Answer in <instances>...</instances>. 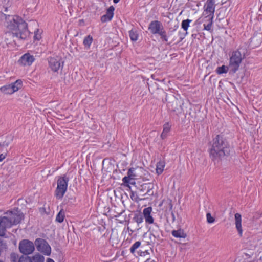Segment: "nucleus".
<instances>
[{"label":"nucleus","mask_w":262,"mask_h":262,"mask_svg":"<svg viewBox=\"0 0 262 262\" xmlns=\"http://www.w3.org/2000/svg\"><path fill=\"white\" fill-rule=\"evenodd\" d=\"M1 19H5V26L8 31L21 33L23 36L24 34H30L28 29L27 24L18 15H6L1 13Z\"/></svg>","instance_id":"nucleus-1"},{"label":"nucleus","mask_w":262,"mask_h":262,"mask_svg":"<svg viewBox=\"0 0 262 262\" xmlns=\"http://www.w3.org/2000/svg\"><path fill=\"white\" fill-rule=\"evenodd\" d=\"M23 218V213L17 210L8 211L5 213V216H0V236H4L7 228L18 224Z\"/></svg>","instance_id":"nucleus-2"},{"label":"nucleus","mask_w":262,"mask_h":262,"mask_svg":"<svg viewBox=\"0 0 262 262\" xmlns=\"http://www.w3.org/2000/svg\"><path fill=\"white\" fill-rule=\"evenodd\" d=\"M229 152V146L228 142L222 137L217 135L212 141L210 155L213 159L221 158Z\"/></svg>","instance_id":"nucleus-3"},{"label":"nucleus","mask_w":262,"mask_h":262,"mask_svg":"<svg viewBox=\"0 0 262 262\" xmlns=\"http://www.w3.org/2000/svg\"><path fill=\"white\" fill-rule=\"evenodd\" d=\"M215 0H207L206 4L204 6V12L203 17H200L197 20L199 24H202L205 21H207V24H203L204 29L207 31L211 30L213 24V19L215 8Z\"/></svg>","instance_id":"nucleus-4"},{"label":"nucleus","mask_w":262,"mask_h":262,"mask_svg":"<svg viewBox=\"0 0 262 262\" xmlns=\"http://www.w3.org/2000/svg\"><path fill=\"white\" fill-rule=\"evenodd\" d=\"M69 179L66 176L59 177L57 182L55 195L58 199H61L65 194L68 187Z\"/></svg>","instance_id":"nucleus-5"},{"label":"nucleus","mask_w":262,"mask_h":262,"mask_svg":"<svg viewBox=\"0 0 262 262\" xmlns=\"http://www.w3.org/2000/svg\"><path fill=\"white\" fill-rule=\"evenodd\" d=\"M29 36V35L26 34H24V35L23 36L21 33L7 31L4 35V41L7 45L12 44L15 42V38L26 39Z\"/></svg>","instance_id":"nucleus-6"},{"label":"nucleus","mask_w":262,"mask_h":262,"mask_svg":"<svg viewBox=\"0 0 262 262\" xmlns=\"http://www.w3.org/2000/svg\"><path fill=\"white\" fill-rule=\"evenodd\" d=\"M22 86L23 82L21 80L18 79L11 84L2 86L0 90L5 94H12L20 89Z\"/></svg>","instance_id":"nucleus-7"},{"label":"nucleus","mask_w":262,"mask_h":262,"mask_svg":"<svg viewBox=\"0 0 262 262\" xmlns=\"http://www.w3.org/2000/svg\"><path fill=\"white\" fill-rule=\"evenodd\" d=\"M38 251L44 255L49 256L51 254V248L48 243L43 239L38 238L35 242Z\"/></svg>","instance_id":"nucleus-8"},{"label":"nucleus","mask_w":262,"mask_h":262,"mask_svg":"<svg viewBox=\"0 0 262 262\" xmlns=\"http://www.w3.org/2000/svg\"><path fill=\"white\" fill-rule=\"evenodd\" d=\"M19 249L21 253L28 255L32 253L34 249V244L27 239L21 241L19 245Z\"/></svg>","instance_id":"nucleus-9"},{"label":"nucleus","mask_w":262,"mask_h":262,"mask_svg":"<svg viewBox=\"0 0 262 262\" xmlns=\"http://www.w3.org/2000/svg\"><path fill=\"white\" fill-rule=\"evenodd\" d=\"M137 176L135 173V168H130L127 172V176L124 177L122 179V181L124 183L135 184V182L134 181Z\"/></svg>","instance_id":"nucleus-10"},{"label":"nucleus","mask_w":262,"mask_h":262,"mask_svg":"<svg viewBox=\"0 0 262 262\" xmlns=\"http://www.w3.org/2000/svg\"><path fill=\"white\" fill-rule=\"evenodd\" d=\"M242 60V54L239 51L232 52L230 58L229 66H239Z\"/></svg>","instance_id":"nucleus-11"},{"label":"nucleus","mask_w":262,"mask_h":262,"mask_svg":"<svg viewBox=\"0 0 262 262\" xmlns=\"http://www.w3.org/2000/svg\"><path fill=\"white\" fill-rule=\"evenodd\" d=\"M35 60L34 57L30 53L24 54L19 59L18 62L23 66H31Z\"/></svg>","instance_id":"nucleus-12"},{"label":"nucleus","mask_w":262,"mask_h":262,"mask_svg":"<svg viewBox=\"0 0 262 262\" xmlns=\"http://www.w3.org/2000/svg\"><path fill=\"white\" fill-rule=\"evenodd\" d=\"M162 27H163V26L160 21L158 20H153L150 23L148 29L151 34H157Z\"/></svg>","instance_id":"nucleus-13"},{"label":"nucleus","mask_w":262,"mask_h":262,"mask_svg":"<svg viewBox=\"0 0 262 262\" xmlns=\"http://www.w3.org/2000/svg\"><path fill=\"white\" fill-rule=\"evenodd\" d=\"M115 8L113 6H111L107 9L106 14L101 17L102 23L110 21L113 18Z\"/></svg>","instance_id":"nucleus-14"},{"label":"nucleus","mask_w":262,"mask_h":262,"mask_svg":"<svg viewBox=\"0 0 262 262\" xmlns=\"http://www.w3.org/2000/svg\"><path fill=\"white\" fill-rule=\"evenodd\" d=\"M152 209L151 207L145 208L143 210V214L145 222L148 224H151L154 222V219L151 215Z\"/></svg>","instance_id":"nucleus-15"},{"label":"nucleus","mask_w":262,"mask_h":262,"mask_svg":"<svg viewBox=\"0 0 262 262\" xmlns=\"http://www.w3.org/2000/svg\"><path fill=\"white\" fill-rule=\"evenodd\" d=\"M235 227L238 234L240 236H242L243 235V230L242 226V216L241 215L238 213L235 214Z\"/></svg>","instance_id":"nucleus-16"},{"label":"nucleus","mask_w":262,"mask_h":262,"mask_svg":"<svg viewBox=\"0 0 262 262\" xmlns=\"http://www.w3.org/2000/svg\"><path fill=\"white\" fill-rule=\"evenodd\" d=\"M165 163L164 161H160L157 163L156 165V173L158 175L161 174L165 168Z\"/></svg>","instance_id":"nucleus-17"},{"label":"nucleus","mask_w":262,"mask_h":262,"mask_svg":"<svg viewBox=\"0 0 262 262\" xmlns=\"http://www.w3.org/2000/svg\"><path fill=\"white\" fill-rule=\"evenodd\" d=\"M171 233L176 238H185L186 237V234L182 229L173 230Z\"/></svg>","instance_id":"nucleus-18"},{"label":"nucleus","mask_w":262,"mask_h":262,"mask_svg":"<svg viewBox=\"0 0 262 262\" xmlns=\"http://www.w3.org/2000/svg\"><path fill=\"white\" fill-rule=\"evenodd\" d=\"M93 37L89 35L85 36L83 41V44L85 48L89 49L93 42Z\"/></svg>","instance_id":"nucleus-19"},{"label":"nucleus","mask_w":262,"mask_h":262,"mask_svg":"<svg viewBox=\"0 0 262 262\" xmlns=\"http://www.w3.org/2000/svg\"><path fill=\"white\" fill-rule=\"evenodd\" d=\"M171 128V125L169 123H166L163 125V130L161 135L162 139L166 138L168 133L170 131Z\"/></svg>","instance_id":"nucleus-20"},{"label":"nucleus","mask_w":262,"mask_h":262,"mask_svg":"<svg viewBox=\"0 0 262 262\" xmlns=\"http://www.w3.org/2000/svg\"><path fill=\"white\" fill-rule=\"evenodd\" d=\"M30 258L31 262H44L45 261L44 257L39 254H35Z\"/></svg>","instance_id":"nucleus-21"},{"label":"nucleus","mask_w":262,"mask_h":262,"mask_svg":"<svg viewBox=\"0 0 262 262\" xmlns=\"http://www.w3.org/2000/svg\"><path fill=\"white\" fill-rule=\"evenodd\" d=\"M251 42L253 47L258 46L261 43V38L258 37L257 35L254 36L251 39Z\"/></svg>","instance_id":"nucleus-22"},{"label":"nucleus","mask_w":262,"mask_h":262,"mask_svg":"<svg viewBox=\"0 0 262 262\" xmlns=\"http://www.w3.org/2000/svg\"><path fill=\"white\" fill-rule=\"evenodd\" d=\"M157 34H159L160 35V38L162 41H164L165 42L168 41V36H167L166 32L164 30L163 27H162V28L160 30V31H159V33H157Z\"/></svg>","instance_id":"nucleus-23"},{"label":"nucleus","mask_w":262,"mask_h":262,"mask_svg":"<svg viewBox=\"0 0 262 262\" xmlns=\"http://www.w3.org/2000/svg\"><path fill=\"white\" fill-rule=\"evenodd\" d=\"M49 66H60L58 57H51L48 59Z\"/></svg>","instance_id":"nucleus-24"},{"label":"nucleus","mask_w":262,"mask_h":262,"mask_svg":"<svg viewBox=\"0 0 262 262\" xmlns=\"http://www.w3.org/2000/svg\"><path fill=\"white\" fill-rule=\"evenodd\" d=\"M129 35L130 39L132 41H136L138 39V34L137 32L134 30H131L129 31Z\"/></svg>","instance_id":"nucleus-25"},{"label":"nucleus","mask_w":262,"mask_h":262,"mask_svg":"<svg viewBox=\"0 0 262 262\" xmlns=\"http://www.w3.org/2000/svg\"><path fill=\"white\" fill-rule=\"evenodd\" d=\"M191 20L187 19L183 20L182 21L181 26L182 28L185 31H187L188 29L190 26V23L191 22Z\"/></svg>","instance_id":"nucleus-26"},{"label":"nucleus","mask_w":262,"mask_h":262,"mask_svg":"<svg viewBox=\"0 0 262 262\" xmlns=\"http://www.w3.org/2000/svg\"><path fill=\"white\" fill-rule=\"evenodd\" d=\"M64 219V212L63 210H61L56 217V221L59 223H62Z\"/></svg>","instance_id":"nucleus-27"},{"label":"nucleus","mask_w":262,"mask_h":262,"mask_svg":"<svg viewBox=\"0 0 262 262\" xmlns=\"http://www.w3.org/2000/svg\"><path fill=\"white\" fill-rule=\"evenodd\" d=\"M228 71V67H218L216 71L218 74L226 73Z\"/></svg>","instance_id":"nucleus-28"},{"label":"nucleus","mask_w":262,"mask_h":262,"mask_svg":"<svg viewBox=\"0 0 262 262\" xmlns=\"http://www.w3.org/2000/svg\"><path fill=\"white\" fill-rule=\"evenodd\" d=\"M41 34L42 32L40 30L36 29L34 32V40H39L41 38Z\"/></svg>","instance_id":"nucleus-29"},{"label":"nucleus","mask_w":262,"mask_h":262,"mask_svg":"<svg viewBox=\"0 0 262 262\" xmlns=\"http://www.w3.org/2000/svg\"><path fill=\"white\" fill-rule=\"evenodd\" d=\"M141 242L139 241L136 242L130 247V251L134 253L135 251L140 246Z\"/></svg>","instance_id":"nucleus-30"},{"label":"nucleus","mask_w":262,"mask_h":262,"mask_svg":"<svg viewBox=\"0 0 262 262\" xmlns=\"http://www.w3.org/2000/svg\"><path fill=\"white\" fill-rule=\"evenodd\" d=\"M135 220L136 222L139 225L141 224L143 222V217L141 215H136L135 217Z\"/></svg>","instance_id":"nucleus-31"},{"label":"nucleus","mask_w":262,"mask_h":262,"mask_svg":"<svg viewBox=\"0 0 262 262\" xmlns=\"http://www.w3.org/2000/svg\"><path fill=\"white\" fill-rule=\"evenodd\" d=\"M207 221L208 223H213L215 221L214 218L211 216L210 213H207L206 214Z\"/></svg>","instance_id":"nucleus-32"},{"label":"nucleus","mask_w":262,"mask_h":262,"mask_svg":"<svg viewBox=\"0 0 262 262\" xmlns=\"http://www.w3.org/2000/svg\"><path fill=\"white\" fill-rule=\"evenodd\" d=\"M18 262H31L30 258L28 257H23L21 256L19 259Z\"/></svg>","instance_id":"nucleus-33"},{"label":"nucleus","mask_w":262,"mask_h":262,"mask_svg":"<svg viewBox=\"0 0 262 262\" xmlns=\"http://www.w3.org/2000/svg\"><path fill=\"white\" fill-rule=\"evenodd\" d=\"M6 154H2L0 155V162H2L4 159H5Z\"/></svg>","instance_id":"nucleus-34"},{"label":"nucleus","mask_w":262,"mask_h":262,"mask_svg":"<svg viewBox=\"0 0 262 262\" xmlns=\"http://www.w3.org/2000/svg\"><path fill=\"white\" fill-rule=\"evenodd\" d=\"M135 196H137V195H136L135 193L132 192V194L130 195V197H131V198L132 199V200H136V199H135Z\"/></svg>","instance_id":"nucleus-35"},{"label":"nucleus","mask_w":262,"mask_h":262,"mask_svg":"<svg viewBox=\"0 0 262 262\" xmlns=\"http://www.w3.org/2000/svg\"><path fill=\"white\" fill-rule=\"evenodd\" d=\"M59 67H54V68L52 70L54 71H57L58 70Z\"/></svg>","instance_id":"nucleus-36"},{"label":"nucleus","mask_w":262,"mask_h":262,"mask_svg":"<svg viewBox=\"0 0 262 262\" xmlns=\"http://www.w3.org/2000/svg\"><path fill=\"white\" fill-rule=\"evenodd\" d=\"M46 262H54V261L51 258H48Z\"/></svg>","instance_id":"nucleus-37"},{"label":"nucleus","mask_w":262,"mask_h":262,"mask_svg":"<svg viewBox=\"0 0 262 262\" xmlns=\"http://www.w3.org/2000/svg\"><path fill=\"white\" fill-rule=\"evenodd\" d=\"M151 236H153V237H154V238H156V236H155L153 234L150 233V239H151Z\"/></svg>","instance_id":"nucleus-38"},{"label":"nucleus","mask_w":262,"mask_h":262,"mask_svg":"<svg viewBox=\"0 0 262 262\" xmlns=\"http://www.w3.org/2000/svg\"><path fill=\"white\" fill-rule=\"evenodd\" d=\"M120 1V0H113V2L115 4L118 3Z\"/></svg>","instance_id":"nucleus-39"},{"label":"nucleus","mask_w":262,"mask_h":262,"mask_svg":"<svg viewBox=\"0 0 262 262\" xmlns=\"http://www.w3.org/2000/svg\"><path fill=\"white\" fill-rule=\"evenodd\" d=\"M203 23L205 24H208V21H204Z\"/></svg>","instance_id":"nucleus-40"},{"label":"nucleus","mask_w":262,"mask_h":262,"mask_svg":"<svg viewBox=\"0 0 262 262\" xmlns=\"http://www.w3.org/2000/svg\"><path fill=\"white\" fill-rule=\"evenodd\" d=\"M145 262H155V261H154V260H152V261H145Z\"/></svg>","instance_id":"nucleus-41"},{"label":"nucleus","mask_w":262,"mask_h":262,"mask_svg":"<svg viewBox=\"0 0 262 262\" xmlns=\"http://www.w3.org/2000/svg\"><path fill=\"white\" fill-rule=\"evenodd\" d=\"M0 262H3V261H1V260H0Z\"/></svg>","instance_id":"nucleus-42"}]
</instances>
